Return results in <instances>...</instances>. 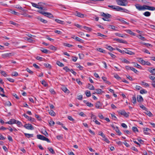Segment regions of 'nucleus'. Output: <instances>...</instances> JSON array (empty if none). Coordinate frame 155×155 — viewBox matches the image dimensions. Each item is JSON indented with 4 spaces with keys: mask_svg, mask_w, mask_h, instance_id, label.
<instances>
[{
    "mask_svg": "<svg viewBox=\"0 0 155 155\" xmlns=\"http://www.w3.org/2000/svg\"><path fill=\"white\" fill-rule=\"evenodd\" d=\"M62 90L63 91H64L65 93H69V91L66 87H63V88H62Z\"/></svg>",
    "mask_w": 155,
    "mask_h": 155,
    "instance_id": "obj_38",
    "label": "nucleus"
},
{
    "mask_svg": "<svg viewBox=\"0 0 155 155\" xmlns=\"http://www.w3.org/2000/svg\"><path fill=\"white\" fill-rule=\"evenodd\" d=\"M76 16L81 18H83L84 17V14H82L81 13L77 11L76 12Z\"/></svg>",
    "mask_w": 155,
    "mask_h": 155,
    "instance_id": "obj_10",
    "label": "nucleus"
},
{
    "mask_svg": "<svg viewBox=\"0 0 155 155\" xmlns=\"http://www.w3.org/2000/svg\"><path fill=\"white\" fill-rule=\"evenodd\" d=\"M15 8H16L18 9H20L21 11H25V10L23 8H22V7H21L19 5H16L15 6Z\"/></svg>",
    "mask_w": 155,
    "mask_h": 155,
    "instance_id": "obj_22",
    "label": "nucleus"
},
{
    "mask_svg": "<svg viewBox=\"0 0 155 155\" xmlns=\"http://www.w3.org/2000/svg\"><path fill=\"white\" fill-rule=\"evenodd\" d=\"M93 118H94V120H93V121L97 124L100 125L101 124L100 122H99L97 120H96V117L95 116H93Z\"/></svg>",
    "mask_w": 155,
    "mask_h": 155,
    "instance_id": "obj_28",
    "label": "nucleus"
},
{
    "mask_svg": "<svg viewBox=\"0 0 155 155\" xmlns=\"http://www.w3.org/2000/svg\"><path fill=\"white\" fill-rule=\"evenodd\" d=\"M107 49H108L110 51H111L113 50H115V49L113 48L110 46H107Z\"/></svg>",
    "mask_w": 155,
    "mask_h": 155,
    "instance_id": "obj_50",
    "label": "nucleus"
},
{
    "mask_svg": "<svg viewBox=\"0 0 155 155\" xmlns=\"http://www.w3.org/2000/svg\"><path fill=\"white\" fill-rule=\"evenodd\" d=\"M115 34L116 35L118 36L119 37H121L122 38H123L124 37V36L123 35H121L120 34L118 33H116Z\"/></svg>",
    "mask_w": 155,
    "mask_h": 155,
    "instance_id": "obj_57",
    "label": "nucleus"
},
{
    "mask_svg": "<svg viewBox=\"0 0 155 155\" xmlns=\"http://www.w3.org/2000/svg\"><path fill=\"white\" fill-rule=\"evenodd\" d=\"M114 40L115 41H117L119 43H126L127 42L126 41H124L123 39H120L119 38H115Z\"/></svg>",
    "mask_w": 155,
    "mask_h": 155,
    "instance_id": "obj_11",
    "label": "nucleus"
},
{
    "mask_svg": "<svg viewBox=\"0 0 155 155\" xmlns=\"http://www.w3.org/2000/svg\"><path fill=\"white\" fill-rule=\"evenodd\" d=\"M55 21L58 23L61 24H64V22L63 21L60 20L58 19H56L55 20Z\"/></svg>",
    "mask_w": 155,
    "mask_h": 155,
    "instance_id": "obj_32",
    "label": "nucleus"
},
{
    "mask_svg": "<svg viewBox=\"0 0 155 155\" xmlns=\"http://www.w3.org/2000/svg\"><path fill=\"white\" fill-rule=\"evenodd\" d=\"M14 54L13 53H6L2 54V57L4 59L8 58L13 56Z\"/></svg>",
    "mask_w": 155,
    "mask_h": 155,
    "instance_id": "obj_6",
    "label": "nucleus"
},
{
    "mask_svg": "<svg viewBox=\"0 0 155 155\" xmlns=\"http://www.w3.org/2000/svg\"><path fill=\"white\" fill-rule=\"evenodd\" d=\"M139 61L142 64L145 65V63L146 61L142 59L141 58H139Z\"/></svg>",
    "mask_w": 155,
    "mask_h": 155,
    "instance_id": "obj_29",
    "label": "nucleus"
},
{
    "mask_svg": "<svg viewBox=\"0 0 155 155\" xmlns=\"http://www.w3.org/2000/svg\"><path fill=\"white\" fill-rule=\"evenodd\" d=\"M88 88L90 90H94L95 89L94 87L93 86L90 84H88Z\"/></svg>",
    "mask_w": 155,
    "mask_h": 155,
    "instance_id": "obj_26",
    "label": "nucleus"
},
{
    "mask_svg": "<svg viewBox=\"0 0 155 155\" xmlns=\"http://www.w3.org/2000/svg\"><path fill=\"white\" fill-rule=\"evenodd\" d=\"M56 64L59 66L62 67L64 66V64L61 62L59 61H57L56 62Z\"/></svg>",
    "mask_w": 155,
    "mask_h": 155,
    "instance_id": "obj_35",
    "label": "nucleus"
},
{
    "mask_svg": "<svg viewBox=\"0 0 155 155\" xmlns=\"http://www.w3.org/2000/svg\"><path fill=\"white\" fill-rule=\"evenodd\" d=\"M137 100L138 102H142L143 101V99L141 96L137 95Z\"/></svg>",
    "mask_w": 155,
    "mask_h": 155,
    "instance_id": "obj_12",
    "label": "nucleus"
},
{
    "mask_svg": "<svg viewBox=\"0 0 155 155\" xmlns=\"http://www.w3.org/2000/svg\"><path fill=\"white\" fill-rule=\"evenodd\" d=\"M41 83L45 87H47L48 85V84L44 80L42 81Z\"/></svg>",
    "mask_w": 155,
    "mask_h": 155,
    "instance_id": "obj_48",
    "label": "nucleus"
},
{
    "mask_svg": "<svg viewBox=\"0 0 155 155\" xmlns=\"http://www.w3.org/2000/svg\"><path fill=\"white\" fill-rule=\"evenodd\" d=\"M37 138L38 139H40L41 140H45L48 143L50 142V141L49 140L44 136L40 135L38 134L37 135Z\"/></svg>",
    "mask_w": 155,
    "mask_h": 155,
    "instance_id": "obj_5",
    "label": "nucleus"
},
{
    "mask_svg": "<svg viewBox=\"0 0 155 155\" xmlns=\"http://www.w3.org/2000/svg\"><path fill=\"white\" fill-rule=\"evenodd\" d=\"M148 71L153 75H155V68H150L149 69Z\"/></svg>",
    "mask_w": 155,
    "mask_h": 155,
    "instance_id": "obj_14",
    "label": "nucleus"
},
{
    "mask_svg": "<svg viewBox=\"0 0 155 155\" xmlns=\"http://www.w3.org/2000/svg\"><path fill=\"white\" fill-rule=\"evenodd\" d=\"M118 113H120L121 115H124V113H125V111L124 110H120L118 111Z\"/></svg>",
    "mask_w": 155,
    "mask_h": 155,
    "instance_id": "obj_56",
    "label": "nucleus"
},
{
    "mask_svg": "<svg viewBox=\"0 0 155 155\" xmlns=\"http://www.w3.org/2000/svg\"><path fill=\"white\" fill-rule=\"evenodd\" d=\"M49 125L51 126H53L55 124V122L52 120H51L49 122Z\"/></svg>",
    "mask_w": 155,
    "mask_h": 155,
    "instance_id": "obj_34",
    "label": "nucleus"
},
{
    "mask_svg": "<svg viewBox=\"0 0 155 155\" xmlns=\"http://www.w3.org/2000/svg\"><path fill=\"white\" fill-rule=\"evenodd\" d=\"M127 33L130 34L131 35L134 36L135 35V33L132 32V31L130 30H125Z\"/></svg>",
    "mask_w": 155,
    "mask_h": 155,
    "instance_id": "obj_19",
    "label": "nucleus"
},
{
    "mask_svg": "<svg viewBox=\"0 0 155 155\" xmlns=\"http://www.w3.org/2000/svg\"><path fill=\"white\" fill-rule=\"evenodd\" d=\"M108 54L110 55L112 58H115L116 57L115 55L110 52H108Z\"/></svg>",
    "mask_w": 155,
    "mask_h": 155,
    "instance_id": "obj_60",
    "label": "nucleus"
},
{
    "mask_svg": "<svg viewBox=\"0 0 155 155\" xmlns=\"http://www.w3.org/2000/svg\"><path fill=\"white\" fill-rule=\"evenodd\" d=\"M58 140H60L63 139V137L62 135H59L56 136Z\"/></svg>",
    "mask_w": 155,
    "mask_h": 155,
    "instance_id": "obj_64",
    "label": "nucleus"
},
{
    "mask_svg": "<svg viewBox=\"0 0 155 155\" xmlns=\"http://www.w3.org/2000/svg\"><path fill=\"white\" fill-rule=\"evenodd\" d=\"M114 77L118 81H120L121 79V78L117 74H114Z\"/></svg>",
    "mask_w": 155,
    "mask_h": 155,
    "instance_id": "obj_24",
    "label": "nucleus"
},
{
    "mask_svg": "<svg viewBox=\"0 0 155 155\" xmlns=\"http://www.w3.org/2000/svg\"><path fill=\"white\" fill-rule=\"evenodd\" d=\"M85 94L86 96L87 97H90L91 96V92L90 91H87L85 92Z\"/></svg>",
    "mask_w": 155,
    "mask_h": 155,
    "instance_id": "obj_37",
    "label": "nucleus"
},
{
    "mask_svg": "<svg viewBox=\"0 0 155 155\" xmlns=\"http://www.w3.org/2000/svg\"><path fill=\"white\" fill-rule=\"evenodd\" d=\"M135 6L136 8L139 11H143L145 10H148L149 6L144 5H141L139 4H136Z\"/></svg>",
    "mask_w": 155,
    "mask_h": 155,
    "instance_id": "obj_1",
    "label": "nucleus"
},
{
    "mask_svg": "<svg viewBox=\"0 0 155 155\" xmlns=\"http://www.w3.org/2000/svg\"><path fill=\"white\" fill-rule=\"evenodd\" d=\"M86 105L87 106L90 107H92L94 106V105L93 104H91V103L88 102L86 103Z\"/></svg>",
    "mask_w": 155,
    "mask_h": 155,
    "instance_id": "obj_58",
    "label": "nucleus"
},
{
    "mask_svg": "<svg viewBox=\"0 0 155 155\" xmlns=\"http://www.w3.org/2000/svg\"><path fill=\"white\" fill-rule=\"evenodd\" d=\"M24 127L26 129L30 130H33L34 127L31 124H25Z\"/></svg>",
    "mask_w": 155,
    "mask_h": 155,
    "instance_id": "obj_7",
    "label": "nucleus"
},
{
    "mask_svg": "<svg viewBox=\"0 0 155 155\" xmlns=\"http://www.w3.org/2000/svg\"><path fill=\"white\" fill-rule=\"evenodd\" d=\"M140 107L143 110H144L145 111H147V109L146 107H145L143 105H140Z\"/></svg>",
    "mask_w": 155,
    "mask_h": 155,
    "instance_id": "obj_63",
    "label": "nucleus"
},
{
    "mask_svg": "<svg viewBox=\"0 0 155 155\" xmlns=\"http://www.w3.org/2000/svg\"><path fill=\"white\" fill-rule=\"evenodd\" d=\"M143 14L145 16L149 17L151 15V13L149 12H146Z\"/></svg>",
    "mask_w": 155,
    "mask_h": 155,
    "instance_id": "obj_27",
    "label": "nucleus"
},
{
    "mask_svg": "<svg viewBox=\"0 0 155 155\" xmlns=\"http://www.w3.org/2000/svg\"><path fill=\"white\" fill-rule=\"evenodd\" d=\"M146 111V112H145V113L148 115L150 117H151L152 116V113H151L149 111H148L147 110V111Z\"/></svg>",
    "mask_w": 155,
    "mask_h": 155,
    "instance_id": "obj_47",
    "label": "nucleus"
},
{
    "mask_svg": "<svg viewBox=\"0 0 155 155\" xmlns=\"http://www.w3.org/2000/svg\"><path fill=\"white\" fill-rule=\"evenodd\" d=\"M114 9L116 11H120L122 12H126L127 13L128 12H129L128 10L127 9L123 8L121 7L115 5V7L114 8Z\"/></svg>",
    "mask_w": 155,
    "mask_h": 155,
    "instance_id": "obj_4",
    "label": "nucleus"
},
{
    "mask_svg": "<svg viewBox=\"0 0 155 155\" xmlns=\"http://www.w3.org/2000/svg\"><path fill=\"white\" fill-rule=\"evenodd\" d=\"M140 93L142 94H146L147 93V91L144 89H142L140 91Z\"/></svg>",
    "mask_w": 155,
    "mask_h": 155,
    "instance_id": "obj_44",
    "label": "nucleus"
},
{
    "mask_svg": "<svg viewBox=\"0 0 155 155\" xmlns=\"http://www.w3.org/2000/svg\"><path fill=\"white\" fill-rule=\"evenodd\" d=\"M37 18L41 22L44 23H47V21L46 20H45L42 18L39 17H38Z\"/></svg>",
    "mask_w": 155,
    "mask_h": 155,
    "instance_id": "obj_15",
    "label": "nucleus"
},
{
    "mask_svg": "<svg viewBox=\"0 0 155 155\" xmlns=\"http://www.w3.org/2000/svg\"><path fill=\"white\" fill-rule=\"evenodd\" d=\"M132 130L134 132H138V130L136 127H133L132 128Z\"/></svg>",
    "mask_w": 155,
    "mask_h": 155,
    "instance_id": "obj_49",
    "label": "nucleus"
},
{
    "mask_svg": "<svg viewBox=\"0 0 155 155\" xmlns=\"http://www.w3.org/2000/svg\"><path fill=\"white\" fill-rule=\"evenodd\" d=\"M48 111H49V113L50 115L52 116H55V113L53 110H50V111L48 110Z\"/></svg>",
    "mask_w": 155,
    "mask_h": 155,
    "instance_id": "obj_36",
    "label": "nucleus"
},
{
    "mask_svg": "<svg viewBox=\"0 0 155 155\" xmlns=\"http://www.w3.org/2000/svg\"><path fill=\"white\" fill-rule=\"evenodd\" d=\"M99 135H100L103 138V139L104 140L106 141V140H107V139L106 138L105 136L104 135V134L101 131L99 132Z\"/></svg>",
    "mask_w": 155,
    "mask_h": 155,
    "instance_id": "obj_17",
    "label": "nucleus"
},
{
    "mask_svg": "<svg viewBox=\"0 0 155 155\" xmlns=\"http://www.w3.org/2000/svg\"><path fill=\"white\" fill-rule=\"evenodd\" d=\"M108 28L113 29L115 31H118V30L117 29L118 28L117 27H115L113 25H108Z\"/></svg>",
    "mask_w": 155,
    "mask_h": 155,
    "instance_id": "obj_13",
    "label": "nucleus"
},
{
    "mask_svg": "<svg viewBox=\"0 0 155 155\" xmlns=\"http://www.w3.org/2000/svg\"><path fill=\"white\" fill-rule=\"evenodd\" d=\"M150 78L152 81V85L155 88V77L153 76H149Z\"/></svg>",
    "mask_w": 155,
    "mask_h": 155,
    "instance_id": "obj_9",
    "label": "nucleus"
},
{
    "mask_svg": "<svg viewBox=\"0 0 155 155\" xmlns=\"http://www.w3.org/2000/svg\"><path fill=\"white\" fill-rule=\"evenodd\" d=\"M31 4L32 5V6L33 7H35L37 8H38V4H37L35 3H33V2H31Z\"/></svg>",
    "mask_w": 155,
    "mask_h": 155,
    "instance_id": "obj_54",
    "label": "nucleus"
},
{
    "mask_svg": "<svg viewBox=\"0 0 155 155\" xmlns=\"http://www.w3.org/2000/svg\"><path fill=\"white\" fill-rule=\"evenodd\" d=\"M97 50L98 51H99L100 52H102V53H104L105 51V50L103 49H102L100 48H97Z\"/></svg>",
    "mask_w": 155,
    "mask_h": 155,
    "instance_id": "obj_59",
    "label": "nucleus"
},
{
    "mask_svg": "<svg viewBox=\"0 0 155 155\" xmlns=\"http://www.w3.org/2000/svg\"><path fill=\"white\" fill-rule=\"evenodd\" d=\"M95 106L97 108H101V104L99 101H98L95 104Z\"/></svg>",
    "mask_w": 155,
    "mask_h": 155,
    "instance_id": "obj_16",
    "label": "nucleus"
},
{
    "mask_svg": "<svg viewBox=\"0 0 155 155\" xmlns=\"http://www.w3.org/2000/svg\"><path fill=\"white\" fill-rule=\"evenodd\" d=\"M23 116H24L25 117L27 118L28 120L30 121L31 122H34L35 120V119L34 118H32L31 117H29L28 116L25 114H23Z\"/></svg>",
    "mask_w": 155,
    "mask_h": 155,
    "instance_id": "obj_8",
    "label": "nucleus"
},
{
    "mask_svg": "<svg viewBox=\"0 0 155 155\" xmlns=\"http://www.w3.org/2000/svg\"><path fill=\"white\" fill-rule=\"evenodd\" d=\"M49 48L52 51H56L57 50L56 48L52 45L50 46Z\"/></svg>",
    "mask_w": 155,
    "mask_h": 155,
    "instance_id": "obj_31",
    "label": "nucleus"
},
{
    "mask_svg": "<svg viewBox=\"0 0 155 155\" xmlns=\"http://www.w3.org/2000/svg\"><path fill=\"white\" fill-rule=\"evenodd\" d=\"M63 69L65 70L66 72H68L70 71V69L67 66H66L63 68Z\"/></svg>",
    "mask_w": 155,
    "mask_h": 155,
    "instance_id": "obj_61",
    "label": "nucleus"
},
{
    "mask_svg": "<svg viewBox=\"0 0 155 155\" xmlns=\"http://www.w3.org/2000/svg\"><path fill=\"white\" fill-rule=\"evenodd\" d=\"M125 49V53L130 55H133L134 54V53L132 52V51L129 50H128L126 49Z\"/></svg>",
    "mask_w": 155,
    "mask_h": 155,
    "instance_id": "obj_20",
    "label": "nucleus"
},
{
    "mask_svg": "<svg viewBox=\"0 0 155 155\" xmlns=\"http://www.w3.org/2000/svg\"><path fill=\"white\" fill-rule=\"evenodd\" d=\"M37 12L49 18H51L53 17V15L51 13L47 12H45L43 11H40V10H38Z\"/></svg>",
    "mask_w": 155,
    "mask_h": 155,
    "instance_id": "obj_3",
    "label": "nucleus"
},
{
    "mask_svg": "<svg viewBox=\"0 0 155 155\" xmlns=\"http://www.w3.org/2000/svg\"><path fill=\"white\" fill-rule=\"evenodd\" d=\"M42 133L45 136L48 137V134L46 130H45L42 132Z\"/></svg>",
    "mask_w": 155,
    "mask_h": 155,
    "instance_id": "obj_62",
    "label": "nucleus"
},
{
    "mask_svg": "<svg viewBox=\"0 0 155 155\" xmlns=\"http://www.w3.org/2000/svg\"><path fill=\"white\" fill-rule=\"evenodd\" d=\"M95 90V93L97 94H101L104 92V91L100 89H96Z\"/></svg>",
    "mask_w": 155,
    "mask_h": 155,
    "instance_id": "obj_21",
    "label": "nucleus"
},
{
    "mask_svg": "<svg viewBox=\"0 0 155 155\" xmlns=\"http://www.w3.org/2000/svg\"><path fill=\"white\" fill-rule=\"evenodd\" d=\"M75 39L77 41L80 42L81 43H83L84 42V40L80 39V38H79L78 37H75Z\"/></svg>",
    "mask_w": 155,
    "mask_h": 155,
    "instance_id": "obj_33",
    "label": "nucleus"
},
{
    "mask_svg": "<svg viewBox=\"0 0 155 155\" xmlns=\"http://www.w3.org/2000/svg\"><path fill=\"white\" fill-rule=\"evenodd\" d=\"M116 129L115 130L117 133L118 134V135L120 136L121 135V133L118 127H116Z\"/></svg>",
    "mask_w": 155,
    "mask_h": 155,
    "instance_id": "obj_25",
    "label": "nucleus"
},
{
    "mask_svg": "<svg viewBox=\"0 0 155 155\" xmlns=\"http://www.w3.org/2000/svg\"><path fill=\"white\" fill-rule=\"evenodd\" d=\"M11 13L12 14H14L15 15H19V13L16 12L15 11H14L12 10V12H11Z\"/></svg>",
    "mask_w": 155,
    "mask_h": 155,
    "instance_id": "obj_55",
    "label": "nucleus"
},
{
    "mask_svg": "<svg viewBox=\"0 0 155 155\" xmlns=\"http://www.w3.org/2000/svg\"><path fill=\"white\" fill-rule=\"evenodd\" d=\"M150 130L147 128H143V132L145 134H149V133L148 132V131H150Z\"/></svg>",
    "mask_w": 155,
    "mask_h": 155,
    "instance_id": "obj_18",
    "label": "nucleus"
},
{
    "mask_svg": "<svg viewBox=\"0 0 155 155\" xmlns=\"http://www.w3.org/2000/svg\"><path fill=\"white\" fill-rule=\"evenodd\" d=\"M148 10L150 11H154L155 10V8L153 6H149Z\"/></svg>",
    "mask_w": 155,
    "mask_h": 155,
    "instance_id": "obj_52",
    "label": "nucleus"
},
{
    "mask_svg": "<svg viewBox=\"0 0 155 155\" xmlns=\"http://www.w3.org/2000/svg\"><path fill=\"white\" fill-rule=\"evenodd\" d=\"M48 149L50 152L52 154H53L55 153L53 149L52 148L48 147Z\"/></svg>",
    "mask_w": 155,
    "mask_h": 155,
    "instance_id": "obj_45",
    "label": "nucleus"
},
{
    "mask_svg": "<svg viewBox=\"0 0 155 155\" xmlns=\"http://www.w3.org/2000/svg\"><path fill=\"white\" fill-rule=\"evenodd\" d=\"M41 50L42 52L46 54L48 53L49 51L48 50L46 49H41Z\"/></svg>",
    "mask_w": 155,
    "mask_h": 155,
    "instance_id": "obj_53",
    "label": "nucleus"
},
{
    "mask_svg": "<svg viewBox=\"0 0 155 155\" xmlns=\"http://www.w3.org/2000/svg\"><path fill=\"white\" fill-rule=\"evenodd\" d=\"M101 15L102 16L104 17V18H103V19L104 21H107V14L104 13V12H101Z\"/></svg>",
    "mask_w": 155,
    "mask_h": 155,
    "instance_id": "obj_30",
    "label": "nucleus"
},
{
    "mask_svg": "<svg viewBox=\"0 0 155 155\" xmlns=\"http://www.w3.org/2000/svg\"><path fill=\"white\" fill-rule=\"evenodd\" d=\"M83 28L88 31H91L92 30V29L91 28L86 27V26H83Z\"/></svg>",
    "mask_w": 155,
    "mask_h": 155,
    "instance_id": "obj_46",
    "label": "nucleus"
},
{
    "mask_svg": "<svg viewBox=\"0 0 155 155\" xmlns=\"http://www.w3.org/2000/svg\"><path fill=\"white\" fill-rule=\"evenodd\" d=\"M15 124H16L18 126H21L22 125V123L19 121L16 120Z\"/></svg>",
    "mask_w": 155,
    "mask_h": 155,
    "instance_id": "obj_51",
    "label": "nucleus"
},
{
    "mask_svg": "<svg viewBox=\"0 0 155 155\" xmlns=\"http://www.w3.org/2000/svg\"><path fill=\"white\" fill-rule=\"evenodd\" d=\"M24 134L26 137L28 138L30 137H33V134H32L25 133Z\"/></svg>",
    "mask_w": 155,
    "mask_h": 155,
    "instance_id": "obj_23",
    "label": "nucleus"
},
{
    "mask_svg": "<svg viewBox=\"0 0 155 155\" xmlns=\"http://www.w3.org/2000/svg\"><path fill=\"white\" fill-rule=\"evenodd\" d=\"M10 122L11 124H15L16 123V120H15L14 119H11L10 120Z\"/></svg>",
    "mask_w": 155,
    "mask_h": 155,
    "instance_id": "obj_40",
    "label": "nucleus"
},
{
    "mask_svg": "<svg viewBox=\"0 0 155 155\" xmlns=\"http://www.w3.org/2000/svg\"><path fill=\"white\" fill-rule=\"evenodd\" d=\"M44 65L47 68H48L49 69H51V65L49 64L48 63H45L44 64Z\"/></svg>",
    "mask_w": 155,
    "mask_h": 155,
    "instance_id": "obj_43",
    "label": "nucleus"
},
{
    "mask_svg": "<svg viewBox=\"0 0 155 155\" xmlns=\"http://www.w3.org/2000/svg\"><path fill=\"white\" fill-rule=\"evenodd\" d=\"M132 102L134 104H135L136 103V97L135 95H134L132 97Z\"/></svg>",
    "mask_w": 155,
    "mask_h": 155,
    "instance_id": "obj_39",
    "label": "nucleus"
},
{
    "mask_svg": "<svg viewBox=\"0 0 155 155\" xmlns=\"http://www.w3.org/2000/svg\"><path fill=\"white\" fill-rule=\"evenodd\" d=\"M1 73L3 76L5 77L8 76L7 74L4 71H1Z\"/></svg>",
    "mask_w": 155,
    "mask_h": 155,
    "instance_id": "obj_42",
    "label": "nucleus"
},
{
    "mask_svg": "<svg viewBox=\"0 0 155 155\" xmlns=\"http://www.w3.org/2000/svg\"><path fill=\"white\" fill-rule=\"evenodd\" d=\"M9 23L11 24H12V25H15L17 27H18V26L19 25V24H17L15 22H14L12 21H9Z\"/></svg>",
    "mask_w": 155,
    "mask_h": 155,
    "instance_id": "obj_41",
    "label": "nucleus"
},
{
    "mask_svg": "<svg viewBox=\"0 0 155 155\" xmlns=\"http://www.w3.org/2000/svg\"><path fill=\"white\" fill-rule=\"evenodd\" d=\"M117 4L120 5L126 6L128 2L127 0H116Z\"/></svg>",
    "mask_w": 155,
    "mask_h": 155,
    "instance_id": "obj_2",
    "label": "nucleus"
}]
</instances>
